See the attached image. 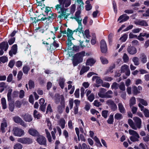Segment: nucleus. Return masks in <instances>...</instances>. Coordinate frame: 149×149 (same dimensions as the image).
Returning <instances> with one entry per match:
<instances>
[{
  "label": "nucleus",
  "mask_w": 149,
  "mask_h": 149,
  "mask_svg": "<svg viewBox=\"0 0 149 149\" xmlns=\"http://www.w3.org/2000/svg\"><path fill=\"white\" fill-rule=\"evenodd\" d=\"M95 62V61L92 58H90L87 60L86 62L87 65L91 66L93 65Z\"/></svg>",
  "instance_id": "obj_25"
},
{
  "label": "nucleus",
  "mask_w": 149,
  "mask_h": 149,
  "mask_svg": "<svg viewBox=\"0 0 149 149\" xmlns=\"http://www.w3.org/2000/svg\"><path fill=\"white\" fill-rule=\"evenodd\" d=\"M15 107V104L13 102H10L9 104L8 108L9 110L11 112L14 111Z\"/></svg>",
  "instance_id": "obj_49"
},
{
  "label": "nucleus",
  "mask_w": 149,
  "mask_h": 149,
  "mask_svg": "<svg viewBox=\"0 0 149 149\" xmlns=\"http://www.w3.org/2000/svg\"><path fill=\"white\" fill-rule=\"evenodd\" d=\"M128 131L130 134L132 135L130 137L131 141L135 142L139 141L140 136L136 132L132 130H129Z\"/></svg>",
  "instance_id": "obj_2"
},
{
  "label": "nucleus",
  "mask_w": 149,
  "mask_h": 149,
  "mask_svg": "<svg viewBox=\"0 0 149 149\" xmlns=\"http://www.w3.org/2000/svg\"><path fill=\"white\" fill-rule=\"evenodd\" d=\"M89 67H83L80 71V75L83 74L85 72H87L89 70Z\"/></svg>",
  "instance_id": "obj_30"
},
{
  "label": "nucleus",
  "mask_w": 149,
  "mask_h": 149,
  "mask_svg": "<svg viewBox=\"0 0 149 149\" xmlns=\"http://www.w3.org/2000/svg\"><path fill=\"white\" fill-rule=\"evenodd\" d=\"M119 84L116 82L113 83L111 85V88L112 89H116L118 88Z\"/></svg>",
  "instance_id": "obj_62"
},
{
  "label": "nucleus",
  "mask_w": 149,
  "mask_h": 149,
  "mask_svg": "<svg viewBox=\"0 0 149 149\" xmlns=\"http://www.w3.org/2000/svg\"><path fill=\"white\" fill-rule=\"evenodd\" d=\"M13 135L15 136L20 137L24 134V131L17 127H14L13 129Z\"/></svg>",
  "instance_id": "obj_5"
},
{
  "label": "nucleus",
  "mask_w": 149,
  "mask_h": 149,
  "mask_svg": "<svg viewBox=\"0 0 149 149\" xmlns=\"http://www.w3.org/2000/svg\"><path fill=\"white\" fill-rule=\"evenodd\" d=\"M114 118L113 115H110L108 120H107V122L109 124H113V122Z\"/></svg>",
  "instance_id": "obj_35"
},
{
  "label": "nucleus",
  "mask_w": 149,
  "mask_h": 149,
  "mask_svg": "<svg viewBox=\"0 0 149 149\" xmlns=\"http://www.w3.org/2000/svg\"><path fill=\"white\" fill-rule=\"evenodd\" d=\"M59 3V4H57L55 6V9L58 10L59 8H61V5L63 6V7L65 6V7L67 8L69 6L71 2L69 0H58Z\"/></svg>",
  "instance_id": "obj_3"
},
{
  "label": "nucleus",
  "mask_w": 149,
  "mask_h": 149,
  "mask_svg": "<svg viewBox=\"0 0 149 149\" xmlns=\"http://www.w3.org/2000/svg\"><path fill=\"white\" fill-rule=\"evenodd\" d=\"M129 18V17L126 14L120 16L118 19V21H120V23L127 21Z\"/></svg>",
  "instance_id": "obj_16"
},
{
  "label": "nucleus",
  "mask_w": 149,
  "mask_h": 149,
  "mask_svg": "<svg viewBox=\"0 0 149 149\" xmlns=\"http://www.w3.org/2000/svg\"><path fill=\"white\" fill-rule=\"evenodd\" d=\"M133 120L134 121V126L136 128L140 129L141 126L142 122L141 119L137 117H134L133 118Z\"/></svg>",
  "instance_id": "obj_8"
},
{
  "label": "nucleus",
  "mask_w": 149,
  "mask_h": 149,
  "mask_svg": "<svg viewBox=\"0 0 149 149\" xmlns=\"http://www.w3.org/2000/svg\"><path fill=\"white\" fill-rule=\"evenodd\" d=\"M127 51L131 54H134L136 53V49L134 47H130L127 49Z\"/></svg>",
  "instance_id": "obj_22"
},
{
  "label": "nucleus",
  "mask_w": 149,
  "mask_h": 149,
  "mask_svg": "<svg viewBox=\"0 0 149 149\" xmlns=\"http://www.w3.org/2000/svg\"><path fill=\"white\" fill-rule=\"evenodd\" d=\"M85 52L84 51L78 53L73 56L72 59V63L73 66H75L83 61V58L85 56Z\"/></svg>",
  "instance_id": "obj_1"
},
{
  "label": "nucleus",
  "mask_w": 149,
  "mask_h": 149,
  "mask_svg": "<svg viewBox=\"0 0 149 149\" xmlns=\"http://www.w3.org/2000/svg\"><path fill=\"white\" fill-rule=\"evenodd\" d=\"M33 116L35 118H37L39 119L41 116L40 114L36 110H35L33 112Z\"/></svg>",
  "instance_id": "obj_43"
},
{
  "label": "nucleus",
  "mask_w": 149,
  "mask_h": 149,
  "mask_svg": "<svg viewBox=\"0 0 149 149\" xmlns=\"http://www.w3.org/2000/svg\"><path fill=\"white\" fill-rule=\"evenodd\" d=\"M52 109L51 105L50 104H49L48 105L47 107V110L46 112V113L47 114L49 112L50 113H51L52 112Z\"/></svg>",
  "instance_id": "obj_60"
},
{
  "label": "nucleus",
  "mask_w": 149,
  "mask_h": 149,
  "mask_svg": "<svg viewBox=\"0 0 149 149\" xmlns=\"http://www.w3.org/2000/svg\"><path fill=\"white\" fill-rule=\"evenodd\" d=\"M127 36L128 35L127 34H124L120 38V39L121 40L122 42H124L127 40Z\"/></svg>",
  "instance_id": "obj_56"
},
{
  "label": "nucleus",
  "mask_w": 149,
  "mask_h": 149,
  "mask_svg": "<svg viewBox=\"0 0 149 149\" xmlns=\"http://www.w3.org/2000/svg\"><path fill=\"white\" fill-rule=\"evenodd\" d=\"M25 144H30L32 142V139L30 138L25 137Z\"/></svg>",
  "instance_id": "obj_64"
},
{
  "label": "nucleus",
  "mask_w": 149,
  "mask_h": 149,
  "mask_svg": "<svg viewBox=\"0 0 149 149\" xmlns=\"http://www.w3.org/2000/svg\"><path fill=\"white\" fill-rule=\"evenodd\" d=\"M17 51V50L11 49V50L9 51V55L10 56L12 57L13 56V54L15 55L16 54Z\"/></svg>",
  "instance_id": "obj_50"
},
{
  "label": "nucleus",
  "mask_w": 149,
  "mask_h": 149,
  "mask_svg": "<svg viewBox=\"0 0 149 149\" xmlns=\"http://www.w3.org/2000/svg\"><path fill=\"white\" fill-rule=\"evenodd\" d=\"M13 119L14 121L16 123H19L23 126H26V124L22 119L18 116H16L13 118Z\"/></svg>",
  "instance_id": "obj_14"
},
{
  "label": "nucleus",
  "mask_w": 149,
  "mask_h": 149,
  "mask_svg": "<svg viewBox=\"0 0 149 149\" xmlns=\"http://www.w3.org/2000/svg\"><path fill=\"white\" fill-rule=\"evenodd\" d=\"M134 148L135 149H146V146L143 143H141L138 146H135Z\"/></svg>",
  "instance_id": "obj_36"
},
{
  "label": "nucleus",
  "mask_w": 149,
  "mask_h": 149,
  "mask_svg": "<svg viewBox=\"0 0 149 149\" xmlns=\"http://www.w3.org/2000/svg\"><path fill=\"white\" fill-rule=\"evenodd\" d=\"M64 7H65V6H64V7H63V6L61 5V8H60L61 9V15L59 16V17L60 18H63V17H64V18L65 19V17L66 14V11H65L63 9Z\"/></svg>",
  "instance_id": "obj_28"
},
{
  "label": "nucleus",
  "mask_w": 149,
  "mask_h": 149,
  "mask_svg": "<svg viewBox=\"0 0 149 149\" xmlns=\"http://www.w3.org/2000/svg\"><path fill=\"white\" fill-rule=\"evenodd\" d=\"M45 9V12L46 14L45 15H46V16L48 17V16L49 15L48 13L50 12V13H51L52 12V11L51 10V8L49 7L46 6Z\"/></svg>",
  "instance_id": "obj_51"
},
{
  "label": "nucleus",
  "mask_w": 149,
  "mask_h": 149,
  "mask_svg": "<svg viewBox=\"0 0 149 149\" xmlns=\"http://www.w3.org/2000/svg\"><path fill=\"white\" fill-rule=\"evenodd\" d=\"M8 47V45L7 42H3L0 43V49H4L5 51H6Z\"/></svg>",
  "instance_id": "obj_19"
},
{
  "label": "nucleus",
  "mask_w": 149,
  "mask_h": 149,
  "mask_svg": "<svg viewBox=\"0 0 149 149\" xmlns=\"http://www.w3.org/2000/svg\"><path fill=\"white\" fill-rule=\"evenodd\" d=\"M81 11L80 10L77 11L75 13L74 17H71L70 18L72 19H74L77 23H80L81 22L82 19L80 16V14Z\"/></svg>",
  "instance_id": "obj_10"
},
{
  "label": "nucleus",
  "mask_w": 149,
  "mask_h": 149,
  "mask_svg": "<svg viewBox=\"0 0 149 149\" xmlns=\"http://www.w3.org/2000/svg\"><path fill=\"white\" fill-rule=\"evenodd\" d=\"M56 17V14L52 13V12L49 13L48 17H42L41 18L40 20L42 21H44L45 20L48 19V21H51L54 18H55Z\"/></svg>",
  "instance_id": "obj_11"
},
{
  "label": "nucleus",
  "mask_w": 149,
  "mask_h": 149,
  "mask_svg": "<svg viewBox=\"0 0 149 149\" xmlns=\"http://www.w3.org/2000/svg\"><path fill=\"white\" fill-rule=\"evenodd\" d=\"M28 132L30 134L33 136H38L39 135V133L35 129L31 128L29 129Z\"/></svg>",
  "instance_id": "obj_21"
},
{
  "label": "nucleus",
  "mask_w": 149,
  "mask_h": 149,
  "mask_svg": "<svg viewBox=\"0 0 149 149\" xmlns=\"http://www.w3.org/2000/svg\"><path fill=\"white\" fill-rule=\"evenodd\" d=\"M23 146L22 144L19 143L15 144L14 146V149H22Z\"/></svg>",
  "instance_id": "obj_55"
},
{
  "label": "nucleus",
  "mask_w": 149,
  "mask_h": 149,
  "mask_svg": "<svg viewBox=\"0 0 149 149\" xmlns=\"http://www.w3.org/2000/svg\"><path fill=\"white\" fill-rule=\"evenodd\" d=\"M8 61V58L6 56H2L0 57V61L4 63Z\"/></svg>",
  "instance_id": "obj_53"
},
{
  "label": "nucleus",
  "mask_w": 149,
  "mask_h": 149,
  "mask_svg": "<svg viewBox=\"0 0 149 149\" xmlns=\"http://www.w3.org/2000/svg\"><path fill=\"white\" fill-rule=\"evenodd\" d=\"M15 62L14 60H11L9 62L8 65V66L10 68H12L15 64Z\"/></svg>",
  "instance_id": "obj_63"
},
{
  "label": "nucleus",
  "mask_w": 149,
  "mask_h": 149,
  "mask_svg": "<svg viewBox=\"0 0 149 149\" xmlns=\"http://www.w3.org/2000/svg\"><path fill=\"white\" fill-rule=\"evenodd\" d=\"M132 61L135 65H138L139 64V58L137 57H134L132 58Z\"/></svg>",
  "instance_id": "obj_34"
},
{
  "label": "nucleus",
  "mask_w": 149,
  "mask_h": 149,
  "mask_svg": "<svg viewBox=\"0 0 149 149\" xmlns=\"http://www.w3.org/2000/svg\"><path fill=\"white\" fill-rule=\"evenodd\" d=\"M54 35V37L52 38L54 40V41L52 43H51L50 47H48L47 48V50H50L52 51L55 50L56 48L58 47L59 46V44L57 43L56 40H54L56 38L55 37V34L53 33Z\"/></svg>",
  "instance_id": "obj_7"
},
{
  "label": "nucleus",
  "mask_w": 149,
  "mask_h": 149,
  "mask_svg": "<svg viewBox=\"0 0 149 149\" xmlns=\"http://www.w3.org/2000/svg\"><path fill=\"white\" fill-rule=\"evenodd\" d=\"M88 100L91 102H92L94 99V95L93 93H91L88 96Z\"/></svg>",
  "instance_id": "obj_57"
},
{
  "label": "nucleus",
  "mask_w": 149,
  "mask_h": 149,
  "mask_svg": "<svg viewBox=\"0 0 149 149\" xmlns=\"http://www.w3.org/2000/svg\"><path fill=\"white\" fill-rule=\"evenodd\" d=\"M128 123L130 126L133 129L136 130V128L134 126V123L131 119H129L128 120Z\"/></svg>",
  "instance_id": "obj_26"
},
{
  "label": "nucleus",
  "mask_w": 149,
  "mask_h": 149,
  "mask_svg": "<svg viewBox=\"0 0 149 149\" xmlns=\"http://www.w3.org/2000/svg\"><path fill=\"white\" fill-rule=\"evenodd\" d=\"M113 94V92L111 90L108 91L105 93V98H110L112 97L111 95Z\"/></svg>",
  "instance_id": "obj_42"
},
{
  "label": "nucleus",
  "mask_w": 149,
  "mask_h": 149,
  "mask_svg": "<svg viewBox=\"0 0 149 149\" xmlns=\"http://www.w3.org/2000/svg\"><path fill=\"white\" fill-rule=\"evenodd\" d=\"M1 104L3 108L5 109L7 108L6 100L5 98H2L1 99Z\"/></svg>",
  "instance_id": "obj_40"
},
{
  "label": "nucleus",
  "mask_w": 149,
  "mask_h": 149,
  "mask_svg": "<svg viewBox=\"0 0 149 149\" xmlns=\"http://www.w3.org/2000/svg\"><path fill=\"white\" fill-rule=\"evenodd\" d=\"M100 44L101 52L103 53H105L107 49L105 41L104 40H102L101 41Z\"/></svg>",
  "instance_id": "obj_13"
},
{
  "label": "nucleus",
  "mask_w": 149,
  "mask_h": 149,
  "mask_svg": "<svg viewBox=\"0 0 149 149\" xmlns=\"http://www.w3.org/2000/svg\"><path fill=\"white\" fill-rule=\"evenodd\" d=\"M74 32L75 31H74V30L72 31L69 28H68L67 29V35L68 38L67 44V45H69L68 46L71 45L72 44V40H74V39L72 37V35Z\"/></svg>",
  "instance_id": "obj_4"
},
{
  "label": "nucleus",
  "mask_w": 149,
  "mask_h": 149,
  "mask_svg": "<svg viewBox=\"0 0 149 149\" xmlns=\"http://www.w3.org/2000/svg\"><path fill=\"white\" fill-rule=\"evenodd\" d=\"M118 110L120 113L122 114H124L126 113V110L122 103H119L118 104Z\"/></svg>",
  "instance_id": "obj_18"
},
{
  "label": "nucleus",
  "mask_w": 149,
  "mask_h": 149,
  "mask_svg": "<svg viewBox=\"0 0 149 149\" xmlns=\"http://www.w3.org/2000/svg\"><path fill=\"white\" fill-rule=\"evenodd\" d=\"M100 59L102 63L103 64H107L108 63L107 60L105 58L101 56L100 58Z\"/></svg>",
  "instance_id": "obj_61"
},
{
  "label": "nucleus",
  "mask_w": 149,
  "mask_h": 149,
  "mask_svg": "<svg viewBox=\"0 0 149 149\" xmlns=\"http://www.w3.org/2000/svg\"><path fill=\"white\" fill-rule=\"evenodd\" d=\"M23 119L25 121L30 122L33 120L31 116L29 114H25L23 117Z\"/></svg>",
  "instance_id": "obj_20"
},
{
  "label": "nucleus",
  "mask_w": 149,
  "mask_h": 149,
  "mask_svg": "<svg viewBox=\"0 0 149 149\" xmlns=\"http://www.w3.org/2000/svg\"><path fill=\"white\" fill-rule=\"evenodd\" d=\"M30 69V68L29 66L25 65L23 66L22 68V70L24 74H27Z\"/></svg>",
  "instance_id": "obj_37"
},
{
  "label": "nucleus",
  "mask_w": 149,
  "mask_h": 149,
  "mask_svg": "<svg viewBox=\"0 0 149 149\" xmlns=\"http://www.w3.org/2000/svg\"><path fill=\"white\" fill-rule=\"evenodd\" d=\"M78 27L76 29L74 30V31L77 32L79 31L80 33H82L84 34V31L82 30L83 27L82 26L81 22L80 23H78Z\"/></svg>",
  "instance_id": "obj_23"
},
{
  "label": "nucleus",
  "mask_w": 149,
  "mask_h": 149,
  "mask_svg": "<svg viewBox=\"0 0 149 149\" xmlns=\"http://www.w3.org/2000/svg\"><path fill=\"white\" fill-rule=\"evenodd\" d=\"M65 120L63 118H61L60 119L59 121V125L61 128L63 129L65 127Z\"/></svg>",
  "instance_id": "obj_32"
},
{
  "label": "nucleus",
  "mask_w": 149,
  "mask_h": 149,
  "mask_svg": "<svg viewBox=\"0 0 149 149\" xmlns=\"http://www.w3.org/2000/svg\"><path fill=\"white\" fill-rule=\"evenodd\" d=\"M28 84L30 89H32L34 88L35 86L34 82L32 80H29Z\"/></svg>",
  "instance_id": "obj_46"
},
{
  "label": "nucleus",
  "mask_w": 149,
  "mask_h": 149,
  "mask_svg": "<svg viewBox=\"0 0 149 149\" xmlns=\"http://www.w3.org/2000/svg\"><path fill=\"white\" fill-rule=\"evenodd\" d=\"M140 93L139 91H138L137 87L135 86H134L132 88V93L134 95H136Z\"/></svg>",
  "instance_id": "obj_41"
},
{
  "label": "nucleus",
  "mask_w": 149,
  "mask_h": 149,
  "mask_svg": "<svg viewBox=\"0 0 149 149\" xmlns=\"http://www.w3.org/2000/svg\"><path fill=\"white\" fill-rule=\"evenodd\" d=\"M123 61L125 63H127L129 60V58L126 54L124 53L123 57Z\"/></svg>",
  "instance_id": "obj_47"
},
{
  "label": "nucleus",
  "mask_w": 149,
  "mask_h": 149,
  "mask_svg": "<svg viewBox=\"0 0 149 149\" xmlns=\"http://www.w3.org/2000/svg\"><path fill=\"white\" fill-rule=\"evenodd\" d=\"M77 2L79 5V6H80V9H81V7L84 8L83 5L84 3L82 0H77Z\"/></svg>",
  "instance_id": "obj_58"
},
{
  "label": "nucleus",
  "mask_w": 149,
  "mask_h": 149,
  "mask_svg": "<svg viewBox=\"0 0 149 149\" xmlns=\"http://www.w3.org/2000/svg\"><path fill=\"white\" fill-rule=\"evenodd\" d=\"M134 23L136 25L141 26H148V24L146 21L143 20L139 19L134 22Z\"/></svg>",
  "instance_id": "obj_15"
},
{
  "label": "nucleus",
  "mask_w": 149,
  "mask_h": 149,
  "mask_svg": "<svg viewBox=\"0 0 149 149\" xmlns=\"http://www.w3.org/2000/svg\"><path fill=\"white\" fill-rule=\"evenodd\" d=\"M36 141L40 145H46V139L45 137L42 136H38Z\"/></svg>",
  "instance_id": "obj_9"
},
{
  "label": "nucleus",
  "mask_w": 149,
  "mask_h": 149,
  "mask_svg": "<svg viewBox=\"0 0 149 149\" xmlns=\"http://www.w3.org/2000/svg\"><path fill=\"white\" fill-rule=\"evenodd\" d=\"M140 58L141 60V62L143 63H145L147 62V56L144 53L141 54Z\"/></svg>",
  "instance_id": "obj_24"
},
{
  "label": "nucleus",
  "mask_w": 149,
  "mask_h": 149,
  "mask_svg": "<svg viewBox=\"0 0 149 149\" xmlns=\"http://www.w3.org/2000/svg\"><path fill=\"white\" fill-rule=\"evenodd\" d=\"M118 87L119 89L122 91H125V84L123 82H121Z\"/></svg>",
  "instance_id": "obj_48"
},
{
  "label": "nucleus",
  "mask_w": 149,
  "mask_h": 149,
  "mask_svg": "<svg viewBox=\"0 0 149 149\" xmlns=\"http://www.w3.org/2000/svg\"><path fill=\"white\" fill-rule=\"evenodd\" d=\"M7 126V121L5 118L2 119V122L1 123L0 129L2 133H4L6 132V128Z\"/></svg>",
  "instance_id": "obj_12"
},
{
  "label": "nucleus",
  "mask_w": 149,
  "mask_h": 149,
  "mask_svg": "<svg viewBox=\"0 0 149 149\" xmlns=\"http://www.w3.org/2000/svg\"><path fill=\"white\" fill-rule=\"evenodd\" d=\"M64 107L59 105L57 107V111L59 113L61 114L63 113L65 108Z\"/></svg>",
  "instance_id": "obj_44"
},
{
  "label": "nucleus",
  "mask_w": 149,
  "mask_h": 149,
  "mask_svg": "<svg viewBox=\"0 0 149 149\" xmlns=\"http://www.w3.org/2000/svg\"><path fill=\"white\" fill-rule=\"evenodd\" d=\"M128 123L130 126L133 129L136 130V128L134 126V123L131 119H129L128 120Z\"/></svg>",
  "instance_id": "obj_27"
},
{
  "label": "nucleus",
  "mask_w": 149,
  "mask_h": 149,
  "mask_svg": "<svg viewBox=\"0 0 149 149\" xmlns=\"http://www.w3.org/2000/svg\"><path fill=\"white\" fill-rule=\"evenodd\" d=\"M109 111L107 110H104L102 111V116L104 118H106L107 117V114Z\"/></svg>",
  "instance_id": "obj_59"
},
{
  "label": "nucleus",
  "mask_w": 149,
  "mask_h": 149,
  "mask_svg": "<svg viewBox=\"0 0 149 149\" xmlns=\"http://www.w3.org/2000/svg\"><path fill=\"white\" fill-rule=\"evenodd\" d=\"M45 131L47 135V137L49 141L51 142L52 141V138L50 133L48 132V130L46 129L45 130Z\"/></svg>",
  "instance_id": "obj_45"
},
{
  "label": "nucleus",
  "mask_w": 149,
  "mask_h": 149,
  "mask_svg": "<svg viewBox=\"0 0 149 149\" xmlns=\"http://www.w3.org/2000/svg\"><path fill=\"white\" fill-rule=\"evenodd\" d=\"M106 104L109 106L112 111H114L117 110V106L112 100L109 99L107 100L106 102Z\"/></svg>",
  "instance_id": "obj_6"
},
{
  "label": "nucleus",
  "mask_w": 149,
  "mask_h": 149,
  "mask_svg": "<svg viewBox=\"0 0 149 149\" xmlns=\"http://www.w3.org/2000/svg\"><path fill=\"white\" fill-rule=\"evenodd\" d=\"M129 69L128 66L124 65L121 66V72L124 73Z\"/></svg>",
  "instance_id": "obj_31"
},
{
  "label": "nucleus",
  "mask_w": 149,
  "mask_h": 149,
  "mask_svg": "<svg viewBox=\"0 0 149 149\" xmlns=\"http://www.w3.org/2000/svg\"><path fill=\"white\" fill-rule=\"evenodd\" d=\"M114 118L116 120H120L123 118V116L121 113H117L115 115Z\"/></svg>",
  "instance_id": "obj_33"
},
{
  "label": "nucleus",
  "mask_w": 149,
  "mask_h": 149,
  "mask_svg": "<svg viewBox=\"0 0 149 149\" xmlns=\"http://www.w3.org/2000/svg\"><path fill=\"white\" fill-rule=\"evenodd\" d=\"M130 107L136 104V99L134 97H132L130 100Z\"/></svg>",
  "instance_id": "obj_39"
},
{
  "label": "nucleus",
  "mask_w": 149,
  "mask_h": 149,
  "mask_svg": "<svg viewBox=\"0 0 149 149\" xmlns=\"http://www.w3.org/2000/svg\"><path fill=\"white\" fill-rule=\"evenodd\" d=\"M68 46V50H72L73 51H75L76 52L79 51L80 47L79 46H75L73 45V44H71L70 46H68L69 45H67Z\"/></svg>",
  "instance_id": "obj_17"
},
{
  "label": "nucleus",
  "mask_w": 149,
  "mask_h": 149,
  "mask_svg": "<svg viewBox=\"0 0 149 149\" xmlns=\"http://www.w3.org/2000/svg\"><path fill=\"white\" fill-rule=\"evenodd\" d=\"M137 100H138L140 103H141L142 105L144 106H147L148 104L147 102L143 99L138 98Z\"/></svg>",
  "instance_id": "obj_38"
},
{
  "label": "nucleus",
  "mask_w": 149,
  "mask_h": 149,
  "mask_svg": "<svg viewBox=\"0 0 149 149\" xmlns=\"http://www.w3.org/2000/svg\"><path fill=\"white\" fill-rule=\"evenodd\" d=\"M42 1H37V3H38V6H40L41 7L40 8L42 10H44L45 8V5L44 4H43Z\"/></svg>",
  "instance_id": "obj_54"
},
{
  "label": "nucleus",
  "mask_w": 149,
  "mask_h": 149,
  "mask_svg": "<svg viewBox=\"0 0 149 149\" xmlns=\"http://www.w3.org/2000/svg\"><path fill=\"white\" fill-rule=\"evenodd\" d=\"M42 16H43L44 17H45V16H46V15H45L43 14V13L40 14V15H38V19H36L37 17H35L34 18V22L35 23H36V22H38L39 21H41V20H40V19H41V18L42 17H42Z\"/></svg>",
  "instance_id": "obj_29"
},
{
  "label": "nucleus",
  "mask_w": 149,
  "mask_h": 149,
  "mask_svg": "<svg viewBox=\"0 0 149 149\" xmlns=\"http://www.w3.org/2000/svg\"><path fill=\"white\" fill-rule=\"evenodd\" d=\"M83 35L84 36L85 35L86 37L88 38H89L91 37L90 35L89 31L88 29H86L85 30L84 32V34H83Z\"/></svg>",
  "instance_id": "obj_52"
}]
</instances>
